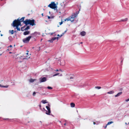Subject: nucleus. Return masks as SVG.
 Listing matches in <instances>:
<instances>
[{
    "mask_svg": "<svg viewBox=\"0 0 129 129\" xmlns=\"http://www.w3.org/2000/svg\"><path fill=\"white\" fill-rule=\"evenodd\" d=\"M83 43V42H81L80 43V44H82Z\"/></svg>",
    "mask_w": 129,
    "mask_h": 129,
    "instance_id": "obj_47",
    "label": "nucleus"
},
{
    "mask_svg": "<svg viewBox=\"0 0 129 129\" xmlns=\"http://www.w3.org/2000/svg\"><path fill=\"white\" fill-rule=\"evenodd\" d=\"M62 23H63V22H62V21H61L60 22H59V24L60 25H61Z\"/></svg>",
    "mask_w": 129,
    "mask_h": 129,
    "instance_id": "obj_35",
    "label": "nucleus"
},
{
    "mask_svg": "<svg viewBox=\"0 0 129 129\" xmlns=\"http://www.w3.org/2000/svg\"><path fill=\"white\" fill-rule=\"evenodd\" d=\"M129 101V98L128 99L125 100V101L126 102H128Z\"/></svg>",
    "mask_w": 129,
    "mask_h": 129,
    "instance_id": "obj_34",
    "label": "nucleus"
},
{
    "mask_svg": "<svg viewBox=\"0 0 129 129\" xmlns=\"http://www.w3.org/2000/svg\"><path fill=\"white\" fill-rule=\"evenodd\" d=\"M51 35H52V34H53V33H51Z\"/></svg>",
    "mask_w": 129,
    "mask_h": 129,
    "instance_id": "obj_51",
    "label": "nucleus"
},
{
    "mask_svg": "<svg viewBox=\"0 0 129 129\" xmlns=\"http://www.w3.org/2000/svg\"><path fill=\"white\" fill-rule=\"evenodd\" d=\"M47 88L49 89H52V88L50 86L48 87Z\"/></svg>",
    "mask_w": 129,
    "mask_h": 129,
    "instance_id": "obj_28",
    "label": "nucleus"
},
{
    "mask_svg": "<svg viewBox=\"0 0 129 129\" xmlns=\"http://www.w3.org/2000/svg\"><path fill=\"white\" fill-rule=\"evenodd\" d=\"M12 47H12V46L11 45H10V46H9L8 47V48H12Z\"/></svg>",
    "mask_w": 129,
    "mask_h": 129,
    "instance_id": "obj_33",
    "label": "nucleus"
},
{
    "mask_svg": "<svg viewBox=\"0 0 129 129\" xmlns=\"http://www.w3.org/2000/svg\"><path fill=\"white\" fill-rule=\"evenodd\" d=\"M71 107H75V105L73 103H71L70 104Z\"/></svg>",
    "mask_w": 129,
    "mask_h": 129,
    "instance_id": "obj_18",
    "label": "nucleus"
},
{
    "mask_svg": "<svg viewBox=\"0 0 129 129\" xmlns=\"http://www.w3.org/2000/svg\"><path fill=\"white\" fill-rule=\"evenodd\" d=\"M8 86H9L8 85H7L6 86H3V85H1L0 84V87H4V88H7L8 87Z\"/></svg>",
    "mask_w": 129,
    "mask_h": 129,
    "instance_id": "obj_15",
    "label": "nucleus"
},
{
    "mask_svg": "<svg viewBox=\"0 0 129 129\" xmlns=\"http://www.w3.org/2000/svg\"><path fill=\"white\" fill-rule=\"evenodd\" d=\"M41 102L43 103V104H45V103H47V101L46 100H42Z\"/></svg>",
    "mask_w": 129,
    "mask_h": 129,
    "instance_id": "obj_19",
    "label": "nucleus"
},
{
    "mask_svg": "<svg viewBox=\"0 0 129 129\" xmlns=\"http://www.w3.org/2000/svg\"><path fill=\"white\" fill-rule=\"evenodd\" d=\"M73 78V77H71L70 78V79H72Z\"/></svg>",
    "mask_w": 129,
    "mask_h": 129,
    "instance_id": "obj_36",
    "label": "nucleus"
},
{
    "mask_svg": "<svg viewBox=\"0 0 129 129\" xmlns=\"http://www.w3.org/2000/svg\"><path fill=\"white\" fill-rule=\"evenodd\" d=\"M77 15L76 14H72L71 17H69L70 18V21L71 22L73 21L74 18L77 17Z\"/></svg>",
    "mask_w": 129,
    "mask_h": 129,
    "instance_id": "obj_6",
    "label": "nucleus"
},
{
    "mask_svg": "<svg viewBox=\"0 0 129 129\" xmlns=\"http://www.w3.org/2000/svg\"><path fill=\"white\" fill-rule=\"evenodd\" d=\"M26 25H25L21 28V30L22 31L25 30L24 28Z\"/></svg>",
    "mask_w": 129,
    "mask_h": 129,
    "instance_id": "obj_16",
    "label": "nucleus"
},
{
    "mask_svg": "<svg viewBox=\"0 0 129 129\" xmlns=\"http://www.w3.org/2000/svg\"><path fill=\"white\" fill-rule=\"evenodd\" d=\"M70 18L69 17L65 19H64V21H70Z\"/></svg>",
    "mask_w": 129,
    "mask_h": 129,
    "instance_id": "obj_20",
    "label": "nucleus"
},
{
    "mask_svg": "<svg viewBox=\"0 0 129 129\" xmlns=\"http://www.w3.org/2000/svg\"><path fill=\"white\" fill-rule=\"evenodd\" d=\"M47 17H48V19H50L51 18H53V17H52V16L51 17L50 16H48Z\"/></svg>",
    "mask_w": 129,
    "mask_h": 129,
    "instance_id": "obj_29",
    "label": "nucleus"
},
{
    "mask_svg": "<svg viewBox=\"0 0 129 129\" xmlns=\"http://www.w3.org/2000/svg\"><path fill=\"white\" fill-rule=\"evenodd\" d=\"M122 92H119L117 94L115 95V97H117V96H120V95H121L122 94Z\"/></svg>",
    "mask_w": 129,
    "mask_h": 129,
    "instance_id": "obj_13",
    "label": "nucleus"
},
{
    "mask_svg": "<svg viewBox=\"0 0 129 129\" xmlns=\"http://www.w3.org/2000/svg\"><path fill=\"white\" fill-rule=\"evenodd\" d=\"M1 48L0 47V49Z\"/></svg>",
    "mask_w": 129,
    "mask_h": 129,
    "instance_id": "obj_59",
    "label": "nucleus"
},
{
    "mask_svg": "<svg viewBox=\"0 0 129 129\" xmlns=\"http://www.w3.org/2000/svg\"><path fill=\"white\" fill-rule=\"evenodd\" d=\"M88 85V84L86 82H84L81 85L82 87H84Z\"/></svg>",
    "mask_w": 129,
    "mask_h": 129,
    "instance_id": "obj_11",
    "label": "nucleus"
},
{
    "mask_svg": "<svg viewBox=\"0 0 129 129\" xmlns=\"http://www.w3.org/2000/svg\"><path fill=\"white\" fill-rule=\"evenodd\" d=\"M30 28V27L29 26H27V27L25 28V30H26L28 29H29Z\"/></svg>",
    "mask_w": 129,
    "mask_h": 129,
    "instance_id": "obj_23",
    "label": "nucleus"
},
{
    "mask_svg": "<svg viewBox=\"0 0 129 129\" xmlns=\"http://www.w3.org/2000/svg\"><path fill=\"white\" fill-rule=\"evenodd\" d=\"M29 32L28 31H25V32H24L23 33V35H28L29 34Z\"/></svg>",
    "mask_w": 129,
    "mask_h": 129,
    "instance_id": "obj_14",
    "label": "nucleus"
},
{
    "mask_svg": "<svg viewBox=\"0 0 129 129\" xmlns=\"http://www.w3.org/2000/svg\"><path fill=\"white\" fill-rule=\"evenodd\" d=\"M56 71H58V70H56Z\"/></svg>",
    "mask_w": 129,
    "mask_h": 129,
    "instance_id": "obj_46",
    "label": "nucleus"
},
{
    "mask_svg": "<svg viewBox=\"0 0 129 129\" xmlns=\"http://www.w3.org/2000/svg\"><path fill=\"white\" fill-rule=\"evenodd\" d=\"M35 20L34 19L31 20L30 19H26L25 21L23 22V23L27 25L28 24H30L32 26H33L35 24Z\"/></svg>",
    "mask_w": 129,
    "mask_h": 129,
    "instance_id": "obj_1",
    "label": "nucleus"
},
{
    "mask_svg": "<svg viewBox=\"0 0 129 129\" xmlns=\"http://www.w3.org/2000/svg\"><path fill=\"white\" fill-rule=\"evenodd\" d=\"M11 50V49H8L7 50H6V51H10V50Z\"/></svg>",
    "mask_w": 129,
    "mask_h": 129,
    "instance_id": "obj_32",
    "label": "nucleus"
},
{
    "mask_svg": "<svg viewBox=\"0 0 129 129\" xmlns=\"http://www.w3.org/2000/svg\"><path fill=\"white\" fill-rule=\"evenodd\" d=\"M43 109H44V110H45V108H43Z\"/></svg>",
    "mask_w": 129,
    "mask_h": 129,
    "instance_id": "obj_53",
    "label": "nucleus"
},
{
    "mask_svg": "<svg viewBox=\"0 0 129 129\" xmlns=\"http://www.w3.org/2000/svg\"><path fill=\"white\" fill-rule=\"evenodd\" d=\"M30 57V54H29L28 52L24 53L22 56H20L19 57V58L23 60L24 59H28Z\"/></svg>",
    "mask_w": 129,
    "mask_h": 129,
    "instance_id": "obj_2",
    "label": "nucleus"
},
{
    "mask_svg": "<svg viewBox=\"0 0 129 129\" xmlns=\"http://www.w3.org/2000/svg\"><path fill=\"white\" fill-rule=\"evenodd\" d=\"M2 54V52L1 53H0V55H1Z\"/></svg>",
    "mask_w": 129,
    "mask_h": 129,
    "instance_id": "obj_41",
    "label": "nucleus"
},
{
    "mask_svg": "<svg viewBox=\"0 0 129 129\" xmlns=\"http://www.w3.org/2000/svg\"><path fill=\"white\" fill-rule=\"evenodd\" d=\"M11 25L14 27L16 26H19V25L21 26V23L17 19L15 20L11 24Z\"/></svg>",
    "mask_w": 129,
    "mask_h": 129,
    "instance_id": "obj_3",
    "label": "nucleus"
},
{
    "mask_svg": "<svg viewBox=\"0 0 129 129\" xmlns=\"http://www.w3.org/2000/svg\"><path fill=\"white\" fill-rule=\"evenodd\" d=\"M125 124H127V123H125Z\"/></svg>",
    "mask_w": 129,
    "mask_h": 129,
    "instance_id": "obj_57",
    "label": "nucleus"
},
{
    "mask_svg": "<svg viewBox=\"0 0 129 129\" xmlns=\"http://www.w3.org/2000/svg\"><path fill=\"white\" fill-rule=\"evenodd\" d=\"M36 80L35 79H30L29 80V81L30 82H33Z\"/></svg>",
    "mask_w": 129,
    "mask_h": 129,
    "instance_id": "obj_21",
    "label": "nucleus"
},
{
    "mask_svg": "<svg viewBox=\"0 0 129 129\" xmlns=\"http://www.w3.org/2000/svg\"><path fill=\"white\" fill-rule=\"evenodd\" d=\"M86 32L84 31H82L80 33V35L82 36H84L86 35Z\"/></svg>",
    "mask_w": 129,
    "mask_h": 129,
    "instance_id": "obj_12",
    "label": "nucleus"
},
{
    "mask_svg": "<svg viewBox=\"0 0 129 129\" xmlns=\"http://www.w3.org/2000/svg\"><path fill=\"white\" fill-rule=\"evenodd\" d=\"M5 119V120L6 119Z\"/></svg>",
    "mask_w": 129,
    "mask_h": 129,
    "instance_id": "obj_52",
    "label": "nucleus"
},
{
    "mask_svg": "<svg viewBox=\"0 0 129 129\" xmlns=\"http://www.w3.org/2000/svg\"><path fill=\"white\" fill-rule=\"evenodd\" d=\"M40 82H44L46 81L47 79L46 77H44L43 78H41L40 79Z\"/></svg>",
    "mask_w": 129,
    "mask_h": 129,
    "instance_id": "obj_8",
    "label": "nucleus"
},
{
    "mask_svg": "<svg viewBox=\"0 0 129 129\" xmlns=\"http://www.w3.org/2000/svg\"><path fill=\"white\" fill-rule=\"evenodd\" d=\"M32 37L29 36L28 37H26V38H24L23 39L22 41L23 42L25 43H27L29 42V40Z\"/></svg>",
    "mask_w": 129,
    "mask_h": 129,
    "instance_id": "obj_5",
    "label": "nucleus"
},
{
    "mask_svg": "<svg viewBox=\"0 0 129 129\" xmlns=\"http://www.w3.org/2000/svg\"><path fill=\"white\" fill-rule=\"evenodd\" d=\"M113 123V121H111L109 122H108L107 124V125H108Z\"/></svg>",
    "mask_w": 129,
    "mask_h": 129,
    "instance_id": "obj_22",
    "label": "nucleus"
},
{
    "mask_svg": "<svg viewBox=\"0 0 129 129\" xmlns=\"http://www.w3.org/2000/svg\"><path fill=\"white\" fill-rule=\"evenodd\" d=\"M43 13H42V16H43Z\"/></svg>",
    "mask_w": 129,
    "mask_h": 129,
    "instance_id": "obj_42",
    "label": "nucleus"
},
{
    "mask_svg": "<svg viewBox=\"0 0 129 129\" xmlns=\"http://www.w3.org/2000/svg\"><path fill=\"white\" fill-rule=\"evenodd\" d=\"M63 35L62 34V35H60V37H61V36H62Z\"/></svg>",
    "mask_w": 129,
    "mask_h": 129,
    "instance_id": "obj_43",
    "label": "nucleus"
},
{
    "mask_svg": "<svg viewBox=\"0 0 129 129\" xmlns=\"http://www.w3.org/2000/svg\"><path fill=\"white\" fill-rule=\"evenodd\" d=\"M114 93V91L113 90L109 92H107V93L108 94H112L113 93Z\"/></svg>",
    "mask_w": 129,
    "mask_h": 129,
    "instance_id": "obj_17",
    "label": "nucleus"
},
{
    "mask_svg": "<svg viewBox=\"0 0 129 129\" xmlns=\"http://www.w3.org/2000/svg\"><path fill=\"white\" fill-rule=\"evenodd\" d=\"M36 94V93L35 92H34L33 93V95L34 96L35 95V94Z\"/></svg>",
    "mask_w": 129,
    "mask_h": 129,
    "instance_id": "obj_30",
    "label": "nucleus"
},
{
    "mask_svg": "<svg viewBox=\"0 0 129 129\" xmlns=\"http://www.w3.org/2000/svg\"><path fill=\"white\" fill-rule=\"evenodd\" d=\"M60 76H62V74H60Z\"/></svg>",
    "mask_w": 129,
    "mask_h": 129,
    "instance_id": "obj_49",
    "label": "nucleus"
},
{
    "mask_svg": "<svg viewBox=\"0 0 129 129\" xmlns=\"http://www.w3.org/2000/svg\"><path fill=\"white\" fill-rule=\"evenodd\" d=\"M27 52H29V51H27Z\"/></svg>",
    "mask_w": 129,
    "mask_h": 129,
    "instance_id": "obj_56",
    "label": "nucleus"
},
{
    "mask_svg": "<svg viewBox=\"0 0 129 129\" xmlns=\"http://www.w3.org/2000/svg\"><path fill=\"white\" fill-rule=\"evenodd\" d=\"M1 32V31L0 30V32Z\"/></svg>",
    "mask_w": 129,
    "mask_h": 129,
    "instance_id": "obj_58",
    "label": "nucleus"
},
{
    "mask_svg": "<svg viewBox=\"0 0 129 129\" xmlns=\"http://www.w3.org/2000/svg\"><path fill=\"white\" fill-rule=\"evenodd\" d=\"M16 32V31H14V32Z\"/></svg>",
    "mask_w": 129,
    "mask_h": 129,
    "instance_id": "obj_55",
    "label": "nucleus"
},
{
    "mask_svg": "<svg viewBox=\"0 0 129 129\" xmlns=\"http://www.w3.org/2000/svg\"><path fill=\"white\" fill-rule=\"evenodd\" d=\"M64 125H66V123H65L64 124Z\"/></svg>",
    "mask_w": 129,
    "mask_h": 129,
    "instance_id": "obj_45",
    "label": "nucleus"
},
{
    "mask_svg": "<svg viewBox=\"0 0 129 129\" xmlns=\"http://www.w3.org/2000/svg\"><path fill=\"white\" fill-rule=\"evenodd\" d=\"M1 36H3V35L2 34H1Z\"/></svg>",
    "mask_w": 129,
    "mask_h": 129,
    "instance_id": "obj_44",
    "label": "nucleus"
},
{
    "mask_svg": "<svg viewBox=\"0 0 129 129\" xmlns=\"http://www.w3.org/2000/svg\"><path fill=\"white\" fill-rule=\"evenodd\" d=\"M57 36H59V34H58V35H57Z\"/></svg>",
    "mask_w": 129,
    "mask_h": 129,
    "instance_id": "obj_48",
    "label": "nucleus"
},
{
    "mask_svg": "<svg viewBox=\"0 0 129 129\" xmlns=\"http://www.w3.org/2000/svg\"><path fill=\"white\" fill-rule=\"evenodd\" d=\"M95 88L98 89H99L101 88V87L100 86H96L95 87Z\"/></svg>",
    "mask_w": 129,
    "mask_h": 129,
    "instance_id": "obj_26",
    "label": "nucleus"
},
{
    "mask_svg": "<svg viewBox=\"0 0 129 129\" xmlns=\"http://www.w3.org/2000/svg\"><path fill=\"white\" fill-rule=\"evenodd\" d=\"M127 18H126L125 19H123L122 20H121V21H127Z\"/></svg>",
    "mask_w": 129,
    "mask_h": 129,
    "instance_id": "obj_27",
    "label": "nucleus"
},
{
    "mask_svg": "<svg viewBox=\"0 0 129 129\" xmlns=\"http://www.w3.org/2000/svg\"><path fill=\"white\" fill-rule=\"evenodd\" d=\"M59 38L58 37H53L50 40H49L48 41L50 42H52L54 40L56 39L58 40Z\"/></svg>",
    "mask_w": 129,
    "mask_h": 129,
    "instance_id": "obj_9",
    "label": "nucleus"
},
{
    "mask_svg": "<svg viewBox=\"0 0 129 129\" xmlns=\"http://www.w3.org/2000/svg\"><path fill=\"white\" fill-rule=\"evenodd\" d=\"M9 32L12 35L14 33V30H9Z\"/></svg>",
    "mask_w": 129,
    "mask_h": 129,
    "instance_id": "obj_25",
    "label": "nucleus"
},
{
    "mask_svg": "<svg viewBox=\"0 0 129 129\" xmlns=\"http://www.w3.org/2000/svg\"><path fill=\"white\" fill-rule=\"evenodd\" d=\"M9 49H12V48H9Z\"/></svg>",
    "mask_w": 129,
    "mask_h": 129,
    "instance_id": "obj_50",
    "label": "nucleus"
},
{
    "mask_svg": "<svg viewBox=\"0 0 129 129\" xmlns=\"http://www.w3.org/2000/svg\"><path fill=\"white\" fill-rule=\"evenodd\" d=\"M17 29V30L18 31H20V29L19 27H18V26H16L15 27Z\"/></svg>",
    "mask_w": 129,
    "mask_h": 129,
    "instance_id": "obj_24",
    "label": "nucleus"
},
{
    "mask_svg": "<svg viewBox=\"0 0 129 129\" xmlns=\"http://www.w3.org/2000/svg\"><path fill=\"white\" fill-rule=\"evenodd\" d=\"M107 125V124L106 125V126H105L104 127L105 128H106L107 127V125Z\"/></svg>",
    "mask_w": 129,
    "mask_h": 129,
    "instance_id": "obj_37",
    "label": "nucleus"
},
{
    "mask_svg": "<svg viewBox=\"0 0 129 129\" xmlns=\"http://www.w3.org/2000/svg\"><path fill=\"white\" fill-rule=\"evenodd\" d=\"M10 53H11V52H9Z\"/></svg>",
    "mask_w": 129,
    "mask_h": 129,
    "instance_id": "obj_54",
    "label": "nucleus"
},
{
    "mask_svg": "<svg viewBox=\"0 0 129 129\" xmlns=\"http://www.w3.org/2000/svg\"><path fill=\"white\" fill-rule=\"evenodd\" d=\"M46 107L48 110V111L47 110H45L46 111V114L48 115H50V113H51V111L50 108L48 106H46Z\"/></svg>",
    "mask_w": 129,
    "mask_h": 129,
    "instance_id": "obj_7",
    "label": "nucleus"
},
{
    "mask_svg": "<svg viewBox=\"0 0 129 129\" xmlns=\"http://www.w3.org/2000/svg\"><path fill=\"white\" fill-rule=\"evenodd\" d=\"M25 17H23L21 19H19V18L17 19L19 21V22H20V23H21V22H23L24 21V20Z\"/></svg>",
    "mask_w": 129,
    "mask_h": 129,
    "instance_id": "obj_10",
    "label": "nucleus"
},
{
    "mask_svg": "<svg viewBox=\"0 0 129 129\" xmlns=\"http://www.w3.org/2000/svg\"><path fill=\"white\" fill-rule=\"evenodd\" d=\"M39 106L40 107V109H41V105H39Z\"/></svg>",
    "mask_w": 129,
    "mask_h": 129,
    "instance_id": "obj_38",
    "label": "nucleus"
},
{
    "mask_svg": "<svg viewBox=\"0 0 129 129\" xmlns=\"http://www.w3.org/2000/svg\"><path fill=\"white\" fill-rule=\"evenodd\" d=\"M59 74V73H57V74H54V75H53V76H57V75H58Z\"/></svg>",
    "mask_w": 129,
    "mask_h": 129,
    "instance_id": "obj_31",
    "label": "nucleus"
},
{
    "mask_svg": "<svg viewBox=\"0 0 129 129\" xmlns=\"http://www.w3.org/2000/svg\"><path fill=\"white\" fill-rule=\"evenodd\" d=\"M93 124L94 125H95L96 124V123L94 122L93 123Z\"/></svg>",
    "mask_w": 129,
    "mask_h": 129,
    "instance_id": "obj_40",
    "label": "nucleus"
},
{
    "mask_svg": "<svg viewBox=\"0 0 129 129\" xmlns=\"http://www.w3.org/2000/svg\"><path fill=\"white\" fill-rule=\"evenodd\" d=\"M66 31H67L66 30L65 31H64V33H63L62 34V35H64V34L65 33H66Z\"/></svg>",
    "mask_w": 129,
    "mask_h": 129,
    "instance_id": "obj_39",
    "label": "nucleus"
},
{
    "mask_svg": "<svg viewBox=\"0 0 129 129\" xmlns=\"http://www.w3.org/2000/svg\"><path fill=\"white\" fill-rule=\"evenodd\" d=\"M48 7L55 10L57 8V6L54 2H51V3L48 5Z\"/></svg>",
    "mask_w": 129,
    "mask_h": 129,
    "instance_id": "obj_4",
    "label": "nucleus"
}]
</instances>
